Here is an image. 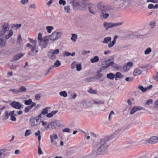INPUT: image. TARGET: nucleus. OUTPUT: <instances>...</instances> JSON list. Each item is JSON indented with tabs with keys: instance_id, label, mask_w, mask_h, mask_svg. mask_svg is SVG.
<instances>
[{
	"instance_id": "f03ea898",
	"label": "nucleus",
	"mask_w": 158,
	"mask_h": 158,
	"mask_svg": "<svg viewBox=\"0 0 158 158\" xmlns=\"http://www.w3.org/2000/svg\"><path fill=\"white\" fill-rule=\"evenodd\" d=\"M97 8L98 10L101 12L100 17L102 19H106L109 15L108 13L111 9V6L110 5H104L102 3L100 2L97 4Z\"/></svg>"
},
{
	"instance_id": "393cba45",
	"label": "nucleus",
	"mask_w": 158,
	"mask_h": 158,
	"mask_svg": "<svg viewBox=\"0 0 158 158\" xmlns=\"http://www.w3.org/2000/svg\"><path fill=\"white\" fill-rule=\"evenodd\" d=\"M36 106V104L35 103L33 102L32 103V104L30 106L26 107L24 110V111L25 113L28 112L30 109H31L32 108L35 106Z\"/></svg>"
},
{
	"instance_id": "4468645a",
	"label": "nucleus",
	"mask_w": 158,
	"mask_h": 158,
	"mask_svg": "<svg viewBox=\"0 0 158 158\" xmlns=\"http://www.w3.org/2000/svg\"><path fill=\"white\" fill-rule=\"evenodd\" d=\"M97 5L90 3L89 7V12L92 14H94L95 10L97 9Z\"/></svg>"
},
{
	"instance_id": "dca6fc26",
	"label": "nucleus",
	"mask_w": 158,
	"mask_h": 158,
	"mask_svg": "<svg viewBox=\"0 0 158 158\" xmlns=\"http://www.w3.org/2000/svg\"><path fill=\"white\" fill-rule=\"evenodd\" d=\"M38 42L39 46H40L42 48H43L46 47L48 43V40H44Z\"/></svg>"
},
{
	"instance_id": "39448f33",
	"label": "nucleus",
	"mask_w": 158,
	"mask_h": 158,
	"mask_svg": "<svg viewBox=\"0 0 158 158\" xmlns=\"http://www.w3.org/2000/svg\"><path fill=\"white\" fill-rule=\"evenodd\" d=\"M5 116L3 118L4 120H6L9 118V116H10V119L13 121H15L16 120V118L15 117L16 115L14 114V111H9V110H5L4 112Z\"/></svg>"
},
{
	"instance_id": "774afa93",
	"label": "nucleus",
	"mask_w": 158,
	"mask_h": 158,
	"mask_svg": "<svg viewBox=\"0 0 158 158\" xmlns=\"http://www.w3.org/2000/svg\"><path fill=\"white\" fill-rule=\"evenodd\" d=\"M40 98V94H36L35 95V98L37 100H39Z\"/></svg>"
},
{
	"instance_id": "9b49d317",
	"label": "nucleus",
	"mask_w": 158,
	"mask_h": 158,
	"mask_svg": "<svg viewBox=\"0 0 158 158\" xmlns=\"http://www.w3.org/2000/svg\"><path fill=\"white\" fill-rule=\"evenodd\" d=\"M60 52V50L59 49H56L54 50L51 49L48 52V55L49 56L50 58L52 59H54L56 57V55Z\"/></svg>"
},
{
	"instance_id": "603ef678",
	"label": "nucleus",
	"mask_w": 158,
	"mask_h": 158,
	"mask_svg": "<svg viewBox=\"0 0 158 158\" xmlns=\"http://www.w3.org/2000/svg\"><path fill=\"white\" fill-rule=\"evenodd\" d=\"M156 25V23L155 21H151L150 22L149 26L152 28L154 27Z\"/></svg>"
},
{
	"instance_id": "9d476101",
	"label": "nucleus",
	"mask_w": 158,
	"mask_h": 158,
	"mask_svg": "<svg viewBox=\"0 0 158 158\" xmlns=\"http://www.w3.org/2000/svg\"><path fill=\"white\" fill-rule=\"evenodd\" d=\"M50 141L53 146H57V139L58 138L57 135L56 134H53L50 135Z\"/></svg>"
},
{
	"instance_id": "b1692460",
	"label": "nucleus",
	"mask_w": 158,
	"mask_h": 158,
	"mask_svg": "<svg viewBox=\"0 0 158 158\" xmlns=\"http://www.w3.org/2000/svg\"><path fill=\"white\" fill-rule=\"evenodd\" d=\"M103 70L102 68H100L98 69L97 71V74L96 75L95 77L97 79H99L102 77L103 76L102 74L101 73Z\"/></svg>"
},
{
	"instance_id": "13d9d810",
	"label": "nucleus",
	"mask_w": 158,
	"mask_h": 158,
	"mask_svg": "<svg viewBox=\"0 0 158 158\" xmlns=\"http://www.w3.org/2000/svg\"><path fill=\"white\" fill-rule=\"evenodd\" d=\"M64 9L65 11L67 13H69V11L70 10V6L68 5L67 6H65L64 7Z\"/></svg>"
},
{
	"instance_id": "e433bc0d",
	"label": "nucleus",
	"mask_w": 158,
	"mask_h": 158,
	"mask_svg": "<svg viewBox=\"0 0 158 158\" xmlns=\"http://www.w3.org/2000/svg\"><path fill=\"white\" fill-rule=\"evenodd\" d=\"M22 41V39L21 38V35L19 34L18 36L17 44L18 45H20Z\"/></svg>"
},
{
	"instance_id": "7ed1b4c3",
	"label": "nucleus",
	"mask_w": 158,
	"mask_h": 158,
	"mask_svg": "<svg viewBox=\"0 0 158 158\" xmlns=\"http://www.w3.org/2000/svg\"><path fill=\"white\" fill-rule=\"evenodd\" d=\"M9 24L7 23H3L1 26L0 35L4 36L5 40L10 38L13 34V31L11 29L9 30Z\"/></svg>"
},
{
	"instance_id": "4d7b16f0",
	"label": "nucleus",
	"mask_w": 158,
	"mask_h": 158,
	"mask_svg": "<svg viewBox=\"0 0 158 158\" xmlns=\"http://www.w3.org/2000/svg\"><path fill=\"white\" fill-rule=\"evenodd\" d=\"M59 3L60 5H62L63 6H64L66 3L65 1L64 0H59Z\"/></svg>"
},
{
	"instance_id": "c756f323",
	"label": "nucleus",
	"mask_w": 158,
	"mask_h": 158,
	"mask_svg": "<svg viewBox=\"0 0 158 158\" xmlns=\"http://www.w3.org/2000/svg\"><path fill=\"white\" fill-rule=\"evenodd\" d=\"M99 60V58L98 56H94L93 58L90 59V61L92 63H96Z\"/></svg>"
},
{
	"instance_id": "0eeeda50",
	"label": "nucleus",
	"mask_w": 158,
	"mask_h": 158,
	"mask_svg": "<svg viewBox=\"0 0 158 158\" xmlns=\"http://www.w3.org/2000/svg\"><path fill=\"white\" fill-rule=\"evenodd\" d=\"M126 2L125 0H116L114 4L117 8L124 9L128 7Z\"/></svg>"
},
{
	"instance_id": "f704fd0d",
	"label": "nucleus",
	"mask_w": 158,
	"mask_h": 158,
	"mask_svg": "<svg viewBox=\"0 0 158 158\" xmlns=\"http://www.w3.org/2000/svg\"><path fill=\"white\" fill-rule=\"evenodd\" d=\"M127 2L126 3L127 5V6H129L132 4L135 3L136 0H125Z\"/></svg>"
},
{
	"instance_id": "5701e85b",
	"label": "nucleus",
	"mask_w": 158,
	"mask_h": 158,
	"mask_svg": "<svg viewBox=\"0 0 158 158\" xmlns=\"http://www.w3.org/2000/svg\"><path fill=\"white\" fill-rule=\"evenodd\" d=\"M133 64L131 62H128L126 65H125L123 68V69L124 71H127L129 70L132 66Z\"/></svg>"
},
{
	"instance_id": "412c9836",
	"label": "nucleus",
	"mask_w": 158,
	"mask_h": 158,
	"mask_svg": "<svg viewBox=\"0 0 158 158\" xmlns=\"http://www.w3.org/2000/svg\"><path fill=\"white\" fill-rule=\"evenodd\" d=\"M110 66V62H107V61L105 60L102 63V67L101 68H103V69H107Z\"/></svg>"
},
{
	"instance_id": "e2e57ef3",
	"label": "nucleus",
	"mask_w": 158,
	"mask_h": 158,
	"mask_svg": "<svg viewBox=\"0 0 158 158\" xmlns=\"http://www.w3.org/2000/svg\"><path fill=\"white\" fill-rule=\"evenodd\" d=\"M5 151L3 150H0V158H2V156L4 155Z\"/></svg>"
},
{
	"instance_id": "bb28decb",
	"label": "nucleus",
	"mask_w": 158,
	"mask_h": 158,
	"mask_svg": "<svg viewBox=\"0 0 158 158\" xmlns=\"http://www.w3.org/2000/svg\"><path fill=\"white\" fill-rule=\"evenodd\" d=\"M24 55V54L23 53L18 54L14 56V59L15 60H17L20 59Z\"/></svg>"
},
{
	"instance_id": "6e6d98bb",
	"label": "nucleus",
	"mask_w": 158,
	"mask_h": 158,
	"mask_svg": "<svg viewBox=\"0 0 158 158\" xmlns=\"http://www.w3.org/2000/svg\"><path fill=\"white\" fill-rule=\"evenodd\" d=\"M31 133V132L30 130H27L26 131L25 134V136H27L30 135Z\"/></svg>"
},
{
	"instance_id": "864d4df0",
	"label": "nucleus",
	"mask_w": 158,
	"mask_h": 158,
	"mask_svg": "<svg viewBox=\"0 0 158 158\" xmlns=\"http://www.w3.org/2000/svg\"><path fill=\"white\" fill-rule=\"evenodd\" d=\"M37 39L38 40V42L40 41L43 40L42 33H39L38 34Z\"/></svg>"
},
{
	"instance_id": "37998d69",
	"label": "nucleus",
	"mask_w": 158,
	"mask_h": 158,
	"mask_svg": "<svg viewBox=\"0 0 158 158\" xmlns=\"http://www.w3.org/2000/svg\"><path fill=\"white\" fill-rule=\"evenodd\" d=\"M21 24H13L12 25V28H15L16 29H18L19 28L21 27Z\"/></svg>"
},
{
	"instance_id": "f3484780",
	"label": "nucleus",
	"mask_w": 158,
	"mask_h": 158,
	"mask_svg": "<svg viewBox=\"0 0 158 158\" xmlns=\"http://www.w3.org/2000/svg\"><path fill=\"white\" fill-rule=\"evenodd\" d=\"M122 130V129L121 128L115 130L111 136L110 138L113 139L117 137Z\"/></svg>"
},
{
	"instance_id": "4c0bfd02",
	"label": "nucleus",
	"mask_w": 158,
	"mask_h": 158,
	"mask_svg": "<svg viewBox=\"0 0 158 158\" xmlns=\"http://www.w3.org/2000/svg\"><path fill=\"white\" fill-rule=\"evenodd\" d=\"M60 95L61 96H63L64 98H66L68 94L65 91H63L60 92L59 93Z\"/></svg>"
},
{
	"instance_id": "69168bd1",
	"label": "nucleus",
	"mask_w": 158,
	"mask_h": 158,
	"mask_svg": "<svg viewBox=\"0 0 158 158\" xmlns=\"http://www.w3.org/2000/svg\"><path fill=\"white\" fill-rule=\"evenodd\" d=\"M5 151L3 150H0V158H2V156L4 155Z\"/></svg>"
},
{
	"instance_id": "5fc2aeb1",
	"label": "nucleus",
	"mask_w": 158,
	"mask_h": 158,
	"mask_svg": "<svg viewBox=\"0 0 158 158\" xmlns=\"http://www.w3.org/2000/svg\"><path fill=\"white\" fill-rule=\"evenodd\" d=\"M115 43L113 41L110 42V43L108 44V47L109 48H111L113 47L115 44Z\"/></svg>"
},
{
	"instance_id": "4be33fe9",
	"label": "nucleus",
	"mask_w": 158,
	"mask_h": 158,
	"mask_svg": "<svg viewBox=\"0 0 158 158\" xmlns=\"http://www.w3.org/2000/svg\"><path fill=\"white\" fill-rule=\"evenodd\" d=\"M70 3H72L73 7L75 6H79L81 5L80 0H71Z\"/></svg>"
},
{
	"instance_id": "a211bd4d",
	"label": "nucleus",
	"mask_w": 158,
	"mask_h": 158,
	"mask_svg": "<svg viewBox=\"0 0 158 158\" xmlns=\"http://www.w3.org/2000/svg\"><path fill=\"white\" fill-rule=\"evenodd\" d=\"M49 126L51 128L54 129L60 126V122L58 121H56L52 122L50 123Z\"/></svg>"
},
{
	"instance_id": "ddd939ff",
	"label": "nucleus",
	"mask_w": 158,
	"mask_h": 158,
	"mask_svg": "<svg viewBox=\"0 0 158 158\" xmlns=\"http://www.w3.org/2000/svg\"><path fill=\"white\" fill-rule=\"evenodd\" d=\"M10 104L13 108L17 109H20L23 107V105L22 104L16 101L12 102Z\"/></svg>"
},
{
	"instance_id": "680f3d73",
	"label": "nucleus",
	"mask_w": 158,
	"mask_h": 158,
	"mask_svg": "<svg viewBox=\"0 0 158 158\" xmlns=\"http://www.w3.org/2000/svg\"><path fill=\"white\" fill-rule=\"evenodd\" d=\"M133 80V78L132 77H127L125 78V80L128 82H131Z\"/></svg>"
},
{
	"instance_id": "c03bdc74",
	"label": "nucleus",
	"mask_w": 158,
	"mask_h": 158,
	"mask_svg": "<svg viewBox=\"0 0 158 158\" xmlns=\"http://www.w3.org/2000/svg\"><path fill=\"white\" fill-rule=\"evenodd\" d=\"M152 51V49L150 48H148L146 49L144 52L145 55H147L149 54Z\"/></svg>"
},
{
	"instance_id": "6e6552de",
	"label": "nucleus",
	"mask_w": 158,
	"mask_h": 158,
	"mask_svg": "<svg viewBox=\"0 0 158 158\" xmlns=\"http://www.w3.org/2000/svg\"><path fill=\"white\" fill-rule=\"evenodd\" d=\"M26 46L27 47H29L31 49V51L29 52L28 53L29 55L34 56L36 55L38 52V50L36 48L35 46H33L29 43L27 44Z\"/></svg>"
},
{
	"instance_id": "7c9ffc66",
	"label": "nucleus",
	"mask_w": 158,
	"mask_h": 158,
	"mask_svg": "<svg viewBox=\"0 0 158 158\" xmlns=\"http://www.w3.org/2000/svg\"><path fill=\"white\" fill-rule=\"evenodd\" d=\"M140 107H133L132 109L131 110L130 112V114H134L135 112L137 110H141V109H139V108Z\"/></svg>"
},
{
	"instance_id": "72a5a7b5",
	"label": "nucleus",
	"mask_w": 158,
	"mask_h": 158,
	"mask_svg": "<svg viewBox=\"0 0 158 158\" xmlns=\"http://www.w3.org/2000/svg\"><path fill=\"white\" fill-rule=\"evenodd\" d=\"M114 74L112 73H110L106 75L107 77L111 80H113L114 79Z\"/></svg>"
},
{
	"instance_id": "423d86ee",
	"label": "nucleus",
	"mask_w": 158,
	"mask_h": 158,
	"mask_svg": "<svg viewBox=\"0 0 158 158\" xmlns=\"http://www.w3.org/2000/svg\"><path fill=\"white\" fill-rule=\"evenodd\" d=\"M123 23L122 22L116 23L105 22L103 23V25L106 30H107L109 28L121 26Z\"/></svg>"
},
{
	"instance_id": "58836bf2",
	"label": "nucleus",
	"mask_w": 158,
	"mask_h": 158,
	"mask_svg": "<svg viewBox=\"0 0 158 158\" xmlns=\"http://www.w3.org/2000/svg\"><path fill=\"white\" fill-rule=\"evenodd\" d=\"M26 88L24 86H21L18 89V93L24 92L26 91Z\"/></svg>"
},
{
	"instance_id": "79ce46f5",
	"label": "nucleus",
	"mask_w": 158,
	"mask_h": 158,
	"mask_svg": "<svg viewBox=\"0 0 158 158\" xmlns=\"http://www.w3.org/2000/svg\"><path fill=\"white\" fill-rule=\"evenodd\" d=\"M48 108H50L49 107H46L42 111L41 114V115L42 114L45 115L48 113Z\"/></svg>"
},
{
	"instance_id": "aec40b11",
	"label": "nucleus",
	"mask_w": 158,
	"mask_h": 158,
	"mask_svg": "<svg viewBox=\"0 0 158 158\" xmlns=\"http://www.w3.org/2000/svg\"><path fill=\"white\" fill-rule=\"evenodd\" d=\"M4 36L0 35V47L2 48L5 46L6 44V41L4 39Z\"/></svg>"
},
{
	"instance_id": "f257e3e1",
	"label": "nucleus",
	"mask_w": 158,
	"mask_h": 158,
	"mask_svg": "<svg viewBox=\"0 0 158 158\" xmlns=\"http://www.w3.org/2000/svg\"><path fill=\"white\" fill-rule=\"evenodd\" d=\"M108 141L107 137H105L100 139L97 144L98 148L96 152H93V154L96 155L105 152L106 151L108 146L107 143Z\"/></svg>"
},
{
	"instance_id": "cd10ccee",
	"label": "nucleus",
	"mask_w": 158,
	"mask_h": 158,
	"mask_svg": "<svg viewBox=\"0 0 158 158\" xmlns=\"http://www.w3.org/2000/svg\"><path fill=\"white\" fill-rule=\"evenodd\" d=\"M111 38L110 37H106L103 40L102 42L103 44H107L109 43V42L111 41Z\"/></svg>"
},
{
	"instance_id": "6ab92c4d",
	"label": "nucleus",
	"mask_w": 158,
	"mask_h": 158,
	"mask_svg": "<svg viewBox=\"0 0 158 158\" xmlns=\"http://www.w3.org/2000/svg\"><path fill=\"white\" fill-rule=\"evenodd\" d=\"M158 141V137L156 136H153L148 139V143L151 144H155Z\"/></svg>"
},
{
	"instance_id": "3c124183",
	"label": "nucleus",
	"mask_w": 158,
	"mask_h": 158,
	"mask_svg": "<svg viewBox=\"0 0 158 158\" xmlns=\"http://www.w3.org/2000/svg\"><path fill=\"white\" fill-rule=\"evenodd\" d=\"M10 92H12L14 94H19L18 89H10L9 90Z\"/></svg>"
},
{
	"instance_id": "8fccbe9b",
	"label": "nucleus",
	"mask_w": 158,
	"mask_h": 158,
	"mask_svg": "<svg viewBox=\"0 0 158 158\" xmlns=\"http://www.w3.org/2000/svg\"><path fill=\"white\" fill-rule=\"evenodd\" d=\"M138 88L142 91L143 92H145L147 90V88H144L141 85H139L138 87Z\"/></svg>"
},
{
	"instance_id": "f8f14e48",
	"label": "nucleus",
	"mask_w": 158,
	"mask_h": 158,
	"mask_svg": "<svg viewBox=\"0 0 158 158\" xmlns=\"http://www.w3.org/2000/svg\"><path fill=\"white\" fill-rule=\"evenodd\" d=\"M71 68L72 69H76L78 71H81L82 69L81 64V63L76 61H73L71 64Z\"/></svg>"
},
{
	"instance_id": "052dcab7",
	"label": "nucleus",
	"mask_w": 158,
	"mask_h": 158,
	"mask_svg": "<svg viewBox=\"0 0 158 158\" xmlns=\"http://www.w3.org/2000/svg\"><path fill=\"white\" fill-rule=\"evenodd\" d=\"M153 102V100L152 99H150L147 101L146 102V104L147 105H149L152 104Z\"/></svg>"
},
{
	"instance_id": "09e8293b",
	"label": "nucleus",
	"mask_w": 158,
	"mask_h": 158,
	"mask_svg": "<svg viewBox=\"0 0 158 158\" xmlns=\"http://www.w3.org/2000/svg\"><path fill=\"white\" fill-rule=\"evenodd\" d=\"M32 100L31 99H29L28 100H26L24 102V103L27 105H29L30 104H32L33 102H32Z\"/></svg>"
},
{
	"instance_id": "0e129e2a",
	"label": "nucleus",
	"mask_w": 158,
	"mask_h": 158,
	"mask_svg": "<svg viewBox=\"0 0 158 158\" xmlns=\"http://www.w3.org/2000/svg\"><path fill=\"white\" fill-rule=\"evenodd\" d=\"M5 151L3 150H0V158H2V156L4 155Z\"/></svg>"
},
{
	"instance_id": "20e7f679",
	"label": "nucleus",
	"mask_w": 158,
	"mask_h": 158,
	"mask_svg": "<svg viewBox=\"0 0 158 158\" xmlns=\"http://www.w3.org/2000/svg\"><path fill=\"white\" fill-rule=\"evenodd\" d=\"M40 117H42L41 114H40L36 117H32L30 120V123L32 127H35L39 125L41 122Z\"/></svg>"
},
{
	"instance_id": "c85d7f7f",
	"label": "nucleus",
	"mask_w": 158,
	"mask_h": 158,
	"mask_svg": "<svg viewBox=\"0 0 158 158\" xmlns=\"http://www.w3.org/2000/svg\"><path fill=\"white\" fill-rule=\"evenodd\" d=\"M141 73V70L136 69H135L133 73V74L135 76H138L140 75Z\"/></svg>"
},
{
	"instance_id": "49530a36",
	"label": "nucleus",
	"mask_w": 158,
	"mask_h": 158,
	"mask_svg": "<svg viewBox=\"0 0 158 158\" xmlns=\"http://www.w3.org/2000/svg\"><path fill=\"white\" fill-rule=\"evenodd\" d=\"M115 76L116 77L119 78H122L123 77V75L120 72H117L116 73Z\"/></svg>"
},
{
	"instance_id": "a878e982",
	"label": "nucleus",
	"mask_w": 158,
	"mask_h": 158,
	"mask_svg": "<svg viewBox=\"0 0 158 158\" xmlns=\"http://www.w3.org/2000/svg\"><path fill=\"white\" fill-rule=\"evenodd\" d=\"M90 4V3L87 2L86 0H83V2L81 3V5L80 6H81L83 8H86L88 7L89 8V6Z\"/></svg>"
},
{
	"instance_id": "338daca9",
	"label": "nucleus",
	"mask_w": 158,
	"mask_h": 158,
	"mask_svg": "<svg viewBox=\"0 0 158 158\" xmlns=\"http://www.w3.org/2000/svg\"><path fill=\"white\" fill-rule=\"evenodd\" d=\"M29 8H32L34 9H36V7L35 4L33 3L30 6H29Z\"/></svg>"
},
{
	"instance_id": "1a4fd4ad",
	"label": "nucleus",
	"mask_w": 158,
	"mask_h": 158,
	"mask_svg": "<svg viewBox=\"0 0 158 158\" xmlns=\"http://www.w3.org/2000/svg\"><path fill=\"white\" fill-rule=\"evenodd\" d=\"M62 35V32L55 31L49 36V39L52 41H55L60 38Z\"/></svg>"
},
{
	"instance_id": "bf43d9fd",
	"label": "nucleus",
	"mask_w": 158,
	"mask_h": 158,
	"mask_svg": "<svg viewBox=\"0 0 158 158\" xmlns=\"http://www.w3.org/2000/svg\"><path fill=\"white\" fill-rule=\"evenodd\" d=\"M28 0H21L20 2L22 5H25L28 3Z\"/></svg>"
},
{
	"instance_id": "2f4dec72",
	"label": "nucleus",
	"mask_w": 158,
	"mask_h": 158,
	"mask_svg": "<svg viewBox=\"0 0 158 158\" xmlns=\"http://www.w3.org/2000/svg\"><path fill=\"white\" fill-rule=\"evenodd\" d=\"M40 130H38L35 133V136L38 137V140L39 143H40V141L41 139V136L40 135Z\"/></svg>"
},
{
	"instance_id": "2eb2a0df",
	"label": "nucleus",
	"mask_w": 158,
	"mask_h": 158,
	"mask_svg": "<svg viewBox=\"0 0 158 158\" xmlns=\"http://www.w3.org/2000/svg\"><path fill=\"white\" fill-rule=\"evenodd\" d=\"M88 102L90 105L95 104L98 105L101 104H103L104 103L103 101L100 100L98 99H92L89 101Z\"/></svg>"
},
{
	"instance_id": "a19ab883",
	"label": "nucleus",
	"mask_w": 158,
	"mask_h": 158,
	"mask_svg": "<svg viewBox=\"0 0 158 158\" xmlns=\"http://www.w3.org/2000/svg\"><path fill=\"white\" fill-rule=\"evenodd\" d=\"M46 29L48 32L50 33L51 32L52 30L53 29L54 27L52 26H48L46 27Z\"/></svg>"
},
{
	"instance_id": "c9c22d12",
	"label": "nucleus",
	"mask_w": 158,
	"mask_h": 158,
	"mask_svg": "<svg viewBox=\"0 0 158 158\" xmlns=\"http://www.w3.org/2000/svg\"><path fill=\"white\" fill-rule=\"evenodd\" d=\"M58 112V110H53L52 111L51 113H49L47 114V117L48 118H51L52 117V116L56 114V113Z\"/></svg>"
},
{
	"instance_id": "473e14b6",
	"label": "nucleus",
	"mask_w": 158,
	"mask_h": 158,
	"mask_svg": "<svg viewBox=\"0 0 158 158\" xmlns=\"http://www.w3.org/2000/svg\"><path fill=\"white\" fill-rule=\"evenodd\" d=\"M71 40L74 42H75L77 39V35L76 34H72Z\"/></svg>"
},
{
	"instance_id": "de8ad7c7",
	"label": "nucleus",
	"mask_w": 158,
	"mask_h": 158,
	"mask_svg": "<svg viewBox=\"0 0 158 158\" xmlns=\"http://www.w3.org/2000/svg\"><path fill=\"white\" fill-rule=\"evenodd\" d=\"M87 91L89 93H90L92 94H97V91L94 89H92V88H90Z\"/></svg>"
},
{
	"instance_id": "a18cd8bd",
	"label": "nucleus",
	"mask_w": 158,
	"mask_h": 158,
	"mask_svg": "<svg viewBox=\"0 0 158 158\" xmlns=\"http://www.w3.org/2000/svg\"><path fill=\"white\" fill-rule=\"evenodd\" d=\"M61 64L59 60H56L54 64L53 67L55 68L60 66Z\"/></svg>"
},
{
	"instance_id": "ea45409f",
	"label": "nucleus",
	"mask_w": 158,
	"mask_h": 158,
	"mask_svg": "<svg viewBox=\"0 0 158 158\" xmlns=\"http://www.w3.org/2000/svg\"><path fill=\"white\" fill-rule=\"evenodd\" d=\"M28 40L30 43H32L33 45V46H35L37 44V41L36 40H34L30 38H28Z\"/></svg>"
}]
</instances>
